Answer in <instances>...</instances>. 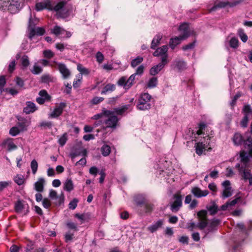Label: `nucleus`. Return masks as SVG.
Returning a JSON list of instances; mask_svg holds the SVG:
<instances>
[{
	"instance_id": "obj_45",
	"label": "nucleus",
	"mask_w": 252,
	"mask_h": 252,
	"mask_svg": "<svg viewBox=\"0 0 252 252\" xmlns=\"http://www.w3.org/2000/svg\"><path fill=\"white\" fill-rule=\"evenodd\" d=\"M142 61H143V58L140 57H138L137 58L131 61V66L133 67H135L138 64L141 63Z\"/></svg>"
},
{
	"instance_id": "obj_47",
	"label": "nucleus",
	"mask_w": 252,
	"mask_h": 252,
	"mask_svg": "<svg viewBox=\"0 0 252 252\" xmlns=\"http://www.w3.org/2000/svg\"><path fill=\"white\" fill-rule=\"evenodd\" d=\"M44 57L51 59L54 56V53L50 50H45L43 51Z\"/></svg>"
},
{
	"instance_id": "obj_28",
	"label": "nucleus",
	"mask_w": 252,
	"mask_h": 252,
	"mask_svg": "<svg viewBox=\"0 0 252 252\" xmlns=\"http://www.w3.org/2000/svg\"><path fill=\"white\" fill-rule=\"evenodd\" d=\"M115 89V85L113 84H109L106 85L103 89L101 92V94H105L108 92H111Z\"/></svg>"
},
{
	"instance_id": "obj_37",
	"label": "nucleus",
	"mask_w": 252,
	"mask_h": 252,
	"mask_svg": "<svg viewBox=\"0 0 252 252\" xmlns=\"http://www.w3.org/2000/svg\"><path fill=\"white\" fill-rule=\"evenodd\" d=\"M29 122L25 120L22 121V122L19 123L18 124V127L20 129L21 131H24L26 130L27 127L29 126Z\"/></svg>"
},
{
	"instance_id": "obj_7",
	"label": "nucleus",
	"mask_w": 252,
	"mask_h": 252,
	"mask_svg": "<svg viewBox=\"0 0 252 252\" xmlns=\"http://www.w3.org/2000/svg\"><path fill=\"white\" fill-rule=\"evenodd\" d=\"M0 5L3 8H7L11 13H15L21 6L20 0H0Z\"/></svg>"
},
{
	"instance_id": "obj_34",
	"label": "nucleus",
	"mask_w": 252,
	"mask_h": 252,
	"mask_svg": "<svg viewBox=\"0 0 252 252\" xmlns=\"http://www.w3.org/2000/svg\"><path fill=\"white\" fill-rule=\"evenodd\" d=\"M101 151L104 156H107L111 152L110 147L107 145H105L101 147Z\"/></svg>"
},
{
	"instance_id": "obj_12",
	"label": "nucleus",
	"mask_w": 252,
	"mask_h": 252,
	"mask_svg": "<svg viewBox=\"0 0 252 252\" xmlns=\"http://www.w3.org/2000/svg\"><path fill=\"white\" fill-rule=\"evenodd\" d=\"M223 190L221 194L222 198H226L231 196L232 195V189L231 187L230 182L228 181H225L222 183Z\"/></svg>"
},
{
	"instance_id": "obj_30",
	"label": "nucleus",
	"mask_w": 252,
	"mask_h": 252,
	"mask_svg": "<svg viewBox=\"0 0 252 252\" xmlns=\"http://www.w3.org/2000/svg\"><path fill=\"white\" fill-rule=\"evenodd\" d=\"M238 35L243 42L245 43L247 41L248 37L243 29H239L238 30Z\"/></svg>"
},
{
	"instance_id": "obj_40",
	"label": "nucleus",
	"mask_w": 252,
	"mask_h": 252,
	"mask_svg": "<svg viewBox=\"0 0 252 252\" xmlns=\"http://www.w3.org/2000/svg\"><path fill=\"white\" fill-rule=\"evenodd\" d=\"M21 64L23 67L26 68L28 67L30 64L28 57L27 56H24L21 59Z\"/></svg>"
},
{
	"instance_id": "obj_6",
	"label": "nucleus",
	"mask_w": 252,
	"mask_h": 252,
	"mask_svg": "<svg viewBox=\"0 0 252 252\" xmlns=\"http://www.w3.org/2000/svg\"><path fill=\"white\" fill-rule=\"evenodd\" d=\"M235 145L238 146L243 144L249 149V155L252 157V137H248L246 139L239 133H236L232 138Z\"/></svg>"
},
{
	"instance_id": "obj_58",
	"label": "nucleus",
	"mask_w": 252,
	"mask_h": 252,
	"mask_svg": "<svg viewBox=\"0 0 252 252\" xmlns=\"http://www.w3.org/2000/svg\"><path fill=\"white\" fill-rule=\"evenodd\" d=\"M198 201L196 199H193L191 201V202L190 203L189 205V208L190 209H194L197 205Z\"/></svg>"
},
{
	"instance_id": "obj_52",
	"label": "nucleus",
	"mask_w": 252,
	"mask_h": 252,
	"mask_svg": "<svg viewBox=\"0 0 252 252\" xmlns=\"http://www.w3.org/2000/svg\"><path fill=\"white\" fill-rule=\"evenodd\" d=\"M42 204L45 208L48 209L51 206V201L48 199L44 198L43 200Z\"/></svg>"
},
{
	"instance_id": "obj_4",
	"label": "nucleus",
	"mask_w": 252,
	"mask_h": 252,
	"mask_svg": "<svg viewBox=\"0 0 252 252\" xmlns=\"http://www.w3.org/2000/svg\"><path fill=\"white\" fill-rule=\"evenodd\" d=\"M179 30L182 32V35L172 38L170 41V46L173 49H174L177 45L180 43L182 40L186 38L190 35L189 26L187 23H183L179 27Z\"/></svg>"
},
{
	"instance_id": "obj_15",
	"label": "nucleus",
	"mask_w": 252,
	"mask_h": 252,
	"mask_svg": "<svg viewBox=\"0 0 252 252\" xmlns=\"http://www.w3.org/2000/svg\"><path fill=\"white\" fill-rule=\"evenodd\" d=\"M167 63V61H166V57L164 56L162 59L161 63H159L156 66H153L150 69V74L152 75H155L156 74H158Z\"/></svg>"
},
{
	"instance_id": "obj_46",
	"label": "nucleus",
	"mask_w": 252,
	"mask_h": 252,
	"mask_svg": "<svg viewBox=\"0 0 252 252\" xmlns=\"http://www.w3.org/2000/svg\"><path fill=\"white\" fill-rule=\"evenodd\" d=\"M11 184L10 181H0V191H2Z\"/></svg>"
},
{
	"instance_id": "obj_61",
	"label": "nucleus",
	"mask_w": 252,
	"mask_h": 252,
	"mask_svg": "<svg viewBox=\"0 0 252 252\" xmlns=\"http://www.w3.org/2000/svg\"><path fill=\"white\" fill-rule=\"evenodd\" d=\"M75 217L80 220L81 223H83L86 219L85 215L84 214L79 215L77 214L75 215Z\"/></svg>"
},
{
	"instance_id": "obj_9",
	"label": "nucleus",
	"mask_w": 252,
	"mask_h": 252,
	"mask_svg": "<svg viewBox=\"0 0 252 252\" xmlns=\"http://www.w3.org/2000/svg\"><path fill=\"white\" fill-rule=\"evenodd\" d=\"M50 66L58 69L62 74L64 79L67 78L70 75L69 70L66 67L64 64L58 63L55 61L51 63Z\"/></svg>"
},
{
	"instance_id": "obj_27",
	"label": "nucleus",
	"mask_w": 252,
	"mask_h": 252,
	"mask_svg": "<svg viewBox=\"0 0 252 252\" xmlns=\"http://www.w3.org/2000/svg\"><path fill=\"white\" fill-rule=\"evenodd\" d=\"M174 68H176L179 70H183L186 68V64L182 61L176 60L173 64Z\"/></svg>"
},
{
	"instance_id": "obj_5",
	"label": "nucleus",
	"mask_w": 252,
	"mask_h": 252,
	"mask_svg": "<svg viewBox=\"0 0 252 252\" xmlns=\"http://www.w3.org/2000/svg\"><path fill=\"white\" fill-rule=\"evenodd\" d=\"M207 214V212L206 210H202L199 211L197 214V216L198 219V224L196 225L194 222L190 221L187 224L188 228L191 230L195 228L196 227H198L200 229L205 228L208 224Z\"/></svg>"
},
{
	"instance_id": "obj_8",
	"label": "nucleus",
	"mask_w": 252,
	"mask_h": 252,
	"mask_svg": "<svg viewBox=\"0 0 252 252\" xmlns=\"http://www.w3.org/2000/svg\"><path fill=\"white\" fill-rule=\"evenodd\" d=\"M151 96L148 93L141 94L138 99L137 107L139 110H145L150 109L151 104L150 103Z\"/></svg>"
},
{
	"instance_id": "obj_20",
	"label": "nucleus",
	"mask_w": 252,
	"mask_h": 252,
	"mask_svg": "<svg viewBox=\"0 0 252 252\" xmlns=\"http://www.w3.org/2000/svg\"><path fill=\"white\" fill-rule=\"evenodd\" d=\"M163 222L164 220H159L152 225L149 226L147 229L152 233L156 232L159 228L161 227Z\"/></svg>"
},
{
	"instance_id": "obj_57",
	"label": "nucleus",
	"mask_w": 252,
	"mask_h": 252,
	"mask_svg": "<svg viewBox=\"0 0 252 252\" xmlns=\"http://www.w3.org/2000/svg\"><path fill=\"white\" fill-rule=\"evenodd\" d=\"M208 188L213 192H216L217 191V187L215 183H211L209 184Z\"/></svg>"
},
{
	"instance_id": "obj_38",
	"label": "nucleus",
	"mask_w": 252,
	"mask_h": 252,
	"mask_svg": "<svg viewBox=\"0 0 252 252\" xmlns=\"http://www.w3.org/2000/svg\"><path fill=\"white\" fill-rule=\"evenodd\" d=\"M31 167L32 172L33 174H35L38 168V163L35 159H33L31 163Z\"/></svg>"
},
{
	"instance_id": "obj_29",
	"label": "nucleus",
	"mask_w": 252,
	"mask_h": 252,
	"mask_svg": "<svg viewBox=\"0 0 252 252\" xmlns=\"http://www.w3.org/2000/svg\"><path fill=\"white\" fill-rule=\"evenodd\" d=\"M207 209L211 215L215 214L218 211V206L214 202L212 203L211 205L207 206Z\"/></svg>"
},
{
	"instance_id": "obj_13",
	"label": "nucleus",
	"mask_w": 252,
	"mask_h": 252,
	"mask_svg": "<svg viewBox=\"0 0 252 252\" xmlns=\"http://www.w3.org/2000/svg\"><path fill=\"white\" fill-rule=\"evenodd\" d=\"M174 201L171 205V210L176 212L182 205V196L180 193H177L174 195Z\"/></svg>"
},
{
	"instance_id": "obj_60",
	"label": "nucleus",
	"mask_w": 252,
	"mask_h": 252,
	"mask_svg": "<svg viewBox=\"0 0 252 252\" xmlns=\"http://www.w3.org/2000/svg\"><path fill=\"white\" fill-rule=\"evenodd\" d=\"M47 175L49 177H54L55 175V172L53 168H49L47 170Z\"/></svg>"
},
{
	"instance_id": "obj_25",
	"label": "nucleus",
	"mask_w": 252,
	"mask_h": 252,
	"mask_svg": "<svg viewBox=\"0 0 252 252\" xmlns=\"http://www.w3.org/2000/svg\"><path fill=\"white\" fill-rule=\"evenodd\" d=\"M64 2H59L56 5L54 6L52 9L57 12V15H58V14H62V11L63 10H65V8H64Z\"/></svg>"
},
{
	"instance_id": "obj_48",
	"label": "nucleus",
	"mask_w": 252,
	"mask_h": 252,
	"mask_svg": "<svg viewBox=\"0 0 252 252\" xmlns=\"http://www.w3.org/2000/svg\"><path fill=\"white\" fill-rule=\"evenodd\" d=\"M97 62L99 63H101L104 60V56L100 52H97L95 55Z\"/></svg>"
},
{
	"instance_id": "obj_1",
	"label": "nucleus",
	"mask_w": 252,
	"mask_h": 252,
	"mask_svg": "<svg viewBox=\"0 0 252 252\" xmlns=\"http://www.w3.org/2000/svg\"><path fill=\"white\" fill-rule=\"evenodd\" d=\"M206 131V125L204 124H200L196 131L195 134V140L196 142L195 147L196 154L200 156L206 150H210V147L211 138L213 137L209 135Z\"/></svg>"
},
{
	"instance_id": "obj_24",
	"label": "nucleus",
	"mask_w": 252,
	"mask_h": 252,
	"mask_svg": "<svg viewBox=\"0 0 252 252\" xmlns=\"http://www.w3.org/2000/svg\"><path fill=\"white\" fill-rule=\"evenodd\" d=\"M64 190L70 192L74 189V185L71 179H67L63 183Z\"/></svg>"
},
{
	"instance_id": "obj_26",
	"label": "nucleus",
	"mask_w": 252,
	"mask_h": 252,
	"mask_svg": "<svg viewBox=\"0 0 252 252\" xmlns=\"http://www.w3.org/2000/svg\"><path fill=\"white\" fill-rule=\"evenodd\" d=\"M3 144L7 146V150L9 151L17 149V146L14 143L12 139H7L5 140L3 142Z\"/></svg>"
},
{
	"instance_id": "obj_39",
	"label": "nucleus",
	"mask_w": 252,
	"mask_h": 252,
	"mask_svg": "<svg viewBox=\"0 0 252 252\" xmlns=\"http://www.w3.org/2000/svg\"><path fill=\"white\" fill-rule=\"evenodd\" d=\"M229 45L233 48H237L239 45V41L236 37H232L230 41Z\"/></svg>"
},
{
	"instance_id": "obj_62",
	"label": "nucleus",
	"mask_w": 252,
	"mask_h": 252,
	"mask_svg": "<svg viewBox=\"0 0 252 252\" xmlns=\"http://www.w3.org/2000/svg\"><path fill=\"white\" fill-rule=\"evenodd\" d=\"M178 220V218L176 216H171L169 218V222L170 223H176Z\"/></svg>"
},
{
	"instance_id": "obj_10",
	"label": "nucleus",
	"mask_w": 252,
	"mask_h": 252,
	"mask_svg": "<svg viewBox=\"0 0 252 252\" xmlns=\"http://www.w3.org/2000/svg\"><path fill=\"white\" fill-rule=\"evenodd\" d=\"M66 105L64 102H61L57 104L53 111L49 114V117L51 118H57L61 116L66 107Z\"/></svg>"
},
{
	"instance_id": "obj_49",
	"label": "nucleus",
	"mask_w": 252,
	"mask_h": 252,
	"mask_svg": "<svg viewBox=\"0 0 252 252\" xmlns=\"http://www.w3.org/2000/svg\"><path fill=\"white\" fill-rule=\"evenodd\" d=\"M69 15V11L67 9L65 8V10H63L62 11V14H58L57 15V16L59 18H66L68 17Z\"/></svg>"
},
{
	"instance_id": "obj_41",
	"label": "nucleus",
	"mask_w": 252,
	"mask_h": 252,
	"mask_svg": "<svg viewBox=\"0 0 252 252\" xmlns=\"http://www.w3.org/2000/svg\"><path fill=\"white\" fill-rule=\"evenodd\" d=\"M245 116L251 117L252 118V110L250 105H245L243 108Z\"/></svg>"
},
{
	"instance_id": "obj_36",
	"label": "nucleus",
	"mask_w": 252,
	"mask_h": 252,
	"mask_svg": "<svg viewBox=\"0 0 252 252\" xmlns=\"http://www.w3.org/2000/svg\"><path fill=\"white\" fill-rule=\"evenodd\" d=\"M157 78L156 77L151 78L148 81L147 83V87L148 88H153L156 86L157 84Z\"/></svg>"
},
{
	"instance_id": "obj_31",
	"label": "nucleus",
	"mask_w": 252,
	"mask_h": 252,
	"mask_svg": "<svg viewBox=\"0 0 252 252\" xmlns=\"http://www.w3.org/2000/svg\"><path fill=\"white\" fill-rule=\"evenodd\" d=\"M77 69L80 72L81 75H88L90 72L88 69L83 67L82 65L80 63L77 64Z\"/></svg>"
},
{
	"instance_id": "obj_50",
	"label": "nucleus",
	"mask_w": 252,
	"mask_h": 252,
	"mask_svg": "<svg viewBox=\"0 0 252 252\" xmlns=\"http://www.w3.org/2000/svg\"><path fill=\"white\" fill-rule=\"evenodd\" d=\"M104 100V98L102 97H94L92 100L91 103L93 104H97L99 103L100 102H102Z\"/></svg>"
},
{
	"instance_id": "obj_54",
	"label": "nucleus",
	"mask_w": 252,
	"mask_h": 252,
	"mask_svg": "<svg viewBox=\"0 0 252 252\" xmlns=\"http://www.w3.org/2000/svg\"><path fill=\"white\" fill-rule=\"evenodd\" d=\"M81 79L82 76H80L78 79L74 81L73 83V86L74 88H78L80 86Z\"/></svg>"
},
{
	"instance_id": "obj_22",
	"label": "nucleus",
	"mask_w": 252,
	"mask_h": 252,
	"mask_svg": "<svg viewBox=\"0 0 252 252\" xmlns=\"http://www.w3.org/2000/svg\"><path fill=\"white\" fill-rule=\"evenodd\" d=\"M45 180L43 178H40L34 184V189L38 191L42 192L44 189Z\"/></svg>"
},
{
	"instance_id": "obj_18",
	"label": "nucleus",
	"mask_w": 252,
	"mask_h": 252,
	"mask_svg": "<svg viewBox=\"0 0 252 252\" xmlns=\"http://www.w3.org/2000/svg\"><path fill=\"white\" fill-rule=\"evenodd\" d=\"M167 51L168 46L167 45H164L160 48H158L153 53V55L156 57L161 56V59L163 57L165 56L166 57V61H167Z\"/></svg>"
},
{
	"instance_id": "obj_55",
	"label": "nucleus",
	"mask_w": 252,
	"mask_h": 252,
	"mask_svg": "<svg viewBox=\"0 0 252 252\" xmlns=\"http://www.w3.org/2000/svg\"><path fill=\"white\" fill-rule=\"evenodd\" d=\"M126 78L125 77H121L118 81V84L120 86H123L124 88L126 89Z\"/></svg>"
},
{
	"instance_id": "obj_59",
	"label": "nucleus",
	"mask_w": 252,
	"mask_h": 252,
	"mask_svg": "<svg viewBox=\"0 0 252 252\" xmlns=\"http://www.w3.org/2000/svg\"><path fill=\"white\" fill-rule=\"evenodd\" d=\"M61 182L59 179H55L52 181V186L54 187L57 188L61 186Z\"/></svg>"
},
{
	"instance_id": "obj_23",
	"label": "nucleus",
	"mask_w": 252,
	"mask_h": 252,
	"mask_svg": "<svg viewBox=\"0 0 252 252\" xmlns=\"http://www.w3.org/2000/svg\"><path fill=\"white\" fill-rule=\"evenodd\" d=\"M35 110L36 107L35 104L31 102H27L26 106L24 108V112L26 114L33 113Z\"/></svg>"
},
{
	"instance_id": "obj_51",
	"label": "nucleus",
	"mask_w": 252,
	"mask_h": 252,
	"mask_svg": "<svg viewBox=\"0 0 252 252\" xmlns=\"http://www.w3.org/2000/svg\"><path fill=\"white\" fill-rule=\"evenodd\" d=\"M250 118H252L248 116H245V117L241 122V126L244 127H246L248 126L249 119Z\"/></svg>"
},
{
	"instance_id": "obj_17",
	"label": "nucleus",
	"mask_w": 252,
	"mask_h": 252,
	"mask_svg": "<svg viewBox=\"0 0 252 252\" xmlns=\"http://www.w3.org/2000/svg\"><path fill=\"white\" fill-rule=\"evenodd\" d=\"M191 193L196 197L200 198L205 197L209 194L207 190H201L198 187H194L191 189Z\"/></svg>"
},
{
	"instance_id": "obj_44",
	"label": "nucleus",
	"mask_w": 252,
	"mask_h": 252,
	"mask_svg": "<svg viewBox=\"0 0 252 252\" xmlns=\"http://www.w3.org/2000/svg\"><path fill=\"white\" fill-rule=\"evenodd\" d=\"M67 139V135L66 133H64L59 139V143L62 146H63Z\"/></svg>"
},
{
	"instance_id": "obj_2",
	"label": "nucleus",
	"mask_w": 252,
	"mask_h": 252,
	"mask_svg": "<svg viewBox=\"0 0 252 252\" xmlns=\"http://www.w3.org/2000/svg\"><path fill=\"white\" fill-rule=\"evenodd\" d=\"M241 163L236 165L240 172L245 180H248L250 185H252V174L250 173L251 164L247 153L245 151L240 153Z\"/></svg>"
},
{
	"instance_id": "obj_56",
	"label": "nucleus",
	"mask_w": 252,
	"mask_h": 252,
	"mask_svg": "<svg viewBox=\"0 0 252 252\" xmlns=\"http://www.w3.org/2000/svg\"><path fill=\"white\" fill-rule=\"evenodd\" d=\"M89 172L91 174L96 176L98 172V169L96 167L93 166L90 168Z\"/></svg>"
},
{
	"instance_id": "obj_11",
	"label": "nucleus",
	"mask_w": 252,
	"mask_h": 252,
	"mask_svg": "<svg viewBox=\"0 0 252 252\" xmlns=\"http://www.w3.org/2000/svg\"><path fill=\"white\" fill-rule=\"evenodd\" d=\"M29 205L22 201H17L15 204L16 212L22 216L26 215L29 212Z\"/></svg>"
},
{
	"instance_id": "obj_16",
	"label": "nucleus",
	"mask_w": 252,
	"mask_h": 252,
	"mask_svg": "<svg viewBox=\"0 0 252 252\" xmlns=\"http://www.w3.org/2000/svg\"><path fill=\"white\" fill-rule=\"evenodd\" d=\"M39 97L36 98V101L40 104H43L46 101H50L51 96L45 90H41L39 93Z\"/></svg>"
},
{
	"instance_id": "obj_42",
	"label": "nucleus",
	"mask_w": 252,
	"mask_h": 252,
	"mask_svg": "<svg viewBox=\"0 0 252 252\" xmlns=\"http://www.w3.org/2000/svg\"><path fill=\"white\" fill-rule=\"evenodd\" d=\"M42 71V68L35 63L33 65V69L32 70V72L34 74H38L41 73Z\"/></svg>"
},
{
	"instance_id": "obj_33",
	"label": "nucleus",
	"mask_w": 252,
	"mask_h": 252,
	"mask_svg": "<svg viewBox=\"0 0 252 252\" xmlns=\"http://www.w3.org/2000/svg\"><path fill=\"white\" fill-rule=\"evenodd\" d=\"M14 181L17 185L20 186L24 184L25 179L23 175H17L14 178Z\"/></svg>"
},
{
	"instance_id": "obj_53",
	"label": "nucleus",
	"mask_w": 252,
	"mask_h": 252,
	"mask_svg": "<svg viewBox=\"0 0 252 252\" xmlns=\"http://www.w3.org/2000/svg\"><path fill=\"white\" fill-rule=\"evenodd\" d=\"M77 200L76 199H74L72 201H71L69 204V208L72 210L74 209L76 206L77 204Z\"/></svg>"
},
{
	"instance_id": "obj_35",
	"label": "nucleus",
	"mask_w": 252,
	"mask_h": 252,
	"mask_svg": "<svg viewBox=\"0 0 252 252\" xmlns=\"http://www.w3.org/2000/svg\"><path fill=\"white\" fill-rule=\"evenodd\" d=\"M135 74H132L127 80H126V89H128L131 86L135 79Z\"/></svg>"
},
{
	"instance_id": "obj_43",
	"label": "nucleus",
	"mask_w": 252,
	"mask_h": 252,
	"mask_svg": "<svg viewBox=\"0 0 252 252\" xmlns=\"http://www.w3.org/2000/svg\"><path fill=\"white\" fill-rule=\"evenodd\" d=\"M21 131L19 128L17 126L12 127L9 130V133L12 136H16Z\"/></svg>"
},
{
	"instance_id": "obj_21",
	"label": "nucleus",
	"mask_w": 252,
	"mask_h": 252,
	"mask_svg": "<svg viewBox=\"0 0 252 252\" xmlns=\"http://www.w3.org/2000/svg\"><path fill=\"white\" fill-rule=\"evenodd\" d=\"M50 6V1L48 0H44L40 2H37L35 5V9L37 11L42 10L45 8H48Z\"/></svg>"
},
{
	"instance_id": "obj_19",
	"label": "nucleus",
	"mask_w": 252,
	"mask_h": 252,
	"mask_svg": "<svg viewBox=\"0 0 252 252\" xmlns=\"http://www.w3.org/2000/svg\"><path fill=\"white\" fill-rule=\"evenodd\" d=\"M45 32V30L40 27H37L35 28H31L30 29L29 37L31 39L35 35H42Z\"/></svg>"
},
{
	"instance_id": "obj_63",
	"label": "nucleus",
	"mask_w": 252,
	"mask_h": 252,
	"mask_svg": "<svg viewBox=\"0 0 252 252\" xmlns=\"http://www.w3.org/2000/svg\"><path fill=\"white\" fill-rule=\"evenodd\" d=\"M143 70H144V66L142 65H141L137 68V69L136 70V72L134 74H135V75H141L142 74Z\"/></svg>"
},
{
	"instance_id": "obj_32",
	"label": "nucleus",
	"mask_w": 252,
	"mask_h": 252,
	"mask_svg": "<svg viewBox=\"0 0 252 252\" xmlns=\"http://www.w3.org/2000/svg\"><path fill=\"white\" fill-rule=\"evenodd\" d=\"M63 32H64V29L58 26H55L52 30V32L57 36H60Z\"/></svg>"
},
{
	"instance_id": "obj_3",
	"label": "nucleus",
	"mask_w": 252,
	"mask_h": 252,
	"mask_svg": "<svg viewBox=\"0 0 252 252\" xmlns=\"http://www.w3.org/2000/svg\"><path fill=\"white\" fill-rule=\"evenodd\" d=\"M129 105H125L120 108L115 109L114 112L109 110L104 111L105 115L104 121L107 127H115L118 122V119L115 116V114L122 115L126 110L128 109Z\"/></svg>"
},
{
	"instance_id": "obj_14",
	"label": "nucleus",
	"mask_w": 252,
	"mask_h": 252,
	"mask_svg": "<svg viewBox=\"0 0 252 252\" xmlns=\"http://www.w3.org/2000/svg\"><path fill=\"white\" fill-rule=\"evenodd\" d=\"M241 198V196L240 195V193H238L236 197V198L230 201H228L225 204L222 205L221 206V209L223 211H225L227 210H231L234 206H235L238 202H239Z\"/></svg>"
},
{
	"instance_id": "obj_64",
	"label": "nucleus",
	"mask_w": 252,
	"mask_h": 252,
	"mask_svg": "<svg viewBox=\"0 0 252 252\" xmlns=\"http://www.w3.org/2000/svg\"><path fill=\"white\" fill-rule=\"evenodd\" d=\"M209 176L212 178H216L218 176V171L214 170L210 172Z\"/></svg>"
}]
</instances>
